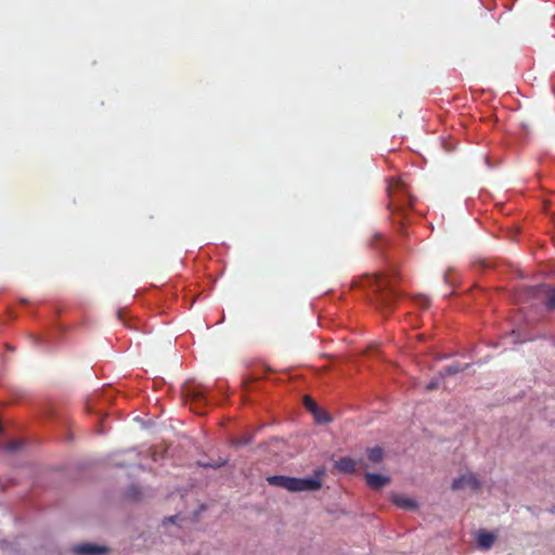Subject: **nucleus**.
<instances>
[{
	"mask_svg": "<svg viewBox=\"0 0 555 555\" xmlns=\"http://www.w3.org/2000/svg\"><path fill=\"white\" fill-rule=\"evenodd\" d=\"M367 286L374 293L373 304L383 312L392 310L398 298L395 276L375 274L367 278Z\"/></svg>",
	"mask_w": 555,
	"mask_h": 555,
	"instance_id": "obj_1",
	"label": "nucleus"
},
{
	"mask_svg": "<svg viewBox=\"0 0 555 555\" xmlns=\"http://www.w3.org/2000/svg\"><path fill=\"white\" fill-rule=\"evenodd\" d=\"M388 209L392 215L393 222L402 221L405 218L406 208L413 206V197L411 196L406 184L400 178H392L388 188Z\"/></svg>",
	"mask_w": 555,
	"mask_h": 555,
	"instance_id": "obj_2",
	"label": "nucleus"
},
{
	"mask_svg": "<svg viewBox=\"0 0 555 555\" xmlns=\"http://www.w3.org/2000/svg\"><path fill=\"white\" fill-rule=\"evenodd\" d=\"M322 470L314 473L312 477L296 478L283 475L270 476L267 478L269 485L286 489L291 492L317 491L322 487Z\"/></svg>",
	"mask_w": 555,
	"mask_h": 555,
	"instance_id": "obj_3",
	"label": "nucleus"
},
{
	"mask_svg": "<svg viewBox=\"0 0 555 555\" xmlns=\"http://www.w3.org/2000/svg\"><path fill=\"white\" fill-rule=\"evenodd\" d=\"M481 481L478 476L473 473L463 474L460 477L455 478L452 481L451 488L454 491L462 490L466 487L472 488L475 491H479L481 489Z\"/></svg>",
	"mask_w": 555,
	"mask_h": 555,
	"instance_id": "obj_4",
	"label": "nucleus"
},
{
	"mask_svg": "<svg viewBox=\"0 0 555 555\" xmlns=\"http://www.w3.org/2000/svg\"><path fill=\"white\" fill-rule=\"evenodd\" d=\"M535 296L544 305V307L553 311L555 310V287L547 285V284H541L537 286L535 288Z\"/></svg>",
	"mask_w": 555,
	"mask_h": 555,
	"instance_id": "obj_5",
	"label": "nucleus"
},
{
	"mask_svg": "<svg viewBox=\"0 0 555 555\" xmlns=\"http://www.w3.org/2000/svg\"><path fill=\"white\" fill-rule=\"evenodd\" d=\"M108 552L106 546L82 543L73 547L74 555H102Z\"/></svg>",
	"mask_w": 555,
	"mask_h": 555,
	"instance_id": "obj_6",
	"label": "nucleus"
},
{
	"mask_svg": "<svg viewBox=\"0 0 555 555\" xmlns=\"http://www.w3.org/2000/svg\"><path fill=\"white\" fill-rule=\"evenodd\" d=\"M185 396L191 399L192 405L196 404L199 406L202 403L206 402L205 390L197 386L188 387L185 389ZM191 409L195 410L197 413H202L197 410V406H191Z\"/></svg>",
	"mask_w": 555,
	"mask_h": 555,
	"instance_id": "obj_7",
	"label": "nucleus"
},
{
	"mask_svg": "<svg viewBox=\"0 0 555 555\" xmlns=\"http://www.w3.org/2000/svg\"><path fill=\"white\" fill-rule=\"evenodd\" d=\"M365 481L367 486L374 490H380L387 483L390 482V478L375 473H366Z\"/></svg>",
	"mask_w": 555,
	"mask_h": 555,
	"instance_id": "obj_8",
	"label": "nucleus"
},
{
	"mask_svg": "<svg viewBox=\"0 0 555 555\" xmlns=\"http://www.w3.org/2000/svg\"><path fill=\"white\" fill-rule=\"evenodd\" d=\"M476 541L481 550L487 551L493 545L495 541V534L486 530H479L476 533Z\"/></svg>",
	"mask_w": 555,
	"mask_h": 555,
	"instance_id": "obj_9",
	"label": "nucleus"
},
{
	"mask_svg": "<svg viewBox=\"0 0 555 555\" xmlns=\"http://www.w3.org/2000/svg\"><path fill=\"white\" fill-rule=\"evenodd\" d=\"M334 466L340 473L351 474L356 470L357 462L350 457H340Z\"/></svg>",
	"mask_w": 555,
	"mask_h": 555,
	"instance_id": "obj_10",
	"label": "nucleus"
},
{
	"mask_svg": "<svg viewBox=\"0 0 555 555\" xmlns=\"http://www.w3.org/2000/svg\"><path fill=\"white\" fill-rule=\"evenodd\" d=\"M392 502L395 505H397L398 507L403 508V509L413 511L417 507V503L413 499L404 496V495H399V494L393 495Z\"/></svg>",
	"mask_w": 555,
	"mask_h": 555,
	"instance_id": "obj_11",
	"label": "nucleus"
},
{
	"mask_svg": "<svg viewBox=\"0 0 555 555\" xmlns=\"http://www.w3.org/2000/svg\"><path fill=\"white\" fill-rule=\"evenodd\" d=\"M367 459L372 463H379L384 459V451L380 447H374L367 450Z\"/></svg>",
	"mask_w": 555,
	"mask_h": 555,
	"instance_id": "obj_12",
	"label": "nucleus"
},
{
	"mask_svg": "<svg viewBox=\"0 0 555 555\" xmlns=\"http://www.w3.org/2000/svg\"><path fill=\"white\" fill-rule=\"evenodd\" d=\"M304 404H305L306 409L308 411H310L312 414L320 412V408L318 406L315 401L309 396H305Z\"/></svg>",
	"mask_w": 555,
	"mask_h": 555,
	"instance_id": "obj_13",
	"label": "nucleus"
},
{
	"mask_svg": "<svg viewBox=\"0 0 555 555\" xmlns=\"http://www.w3.org/2000/svg\"><path fill=\"white\" fill-rule=\"evenodd\" d=\"M464 367H462L460 364H452V365H449L447 367H444L442 371H441V375L444 376V375H454V374H457L459 372L463 371Z\"/></svg>",
	"mask_w": 555,
	"mask_h": 555,
	"instance_id": "obj_14",
	"label": "nucleus"
},
{
	"mask_svg": "<svg viewBox=\"0 0 555 555\" xmlns=\"http://www.w3.org/2000/svg\"><path fill=\"white\" fill-rule=\"evenodd\" d=\"M313 416L318 423H328L332 420L330 414L322 409H320L319 413H314Z\"/></svg>",
	"mask_w": 555,
	"mask_h": 555,
	"instance_id": "obj_15",
	"label": "nucleus"
},
{
	"mask_svg": "<svg viewBox=\"0 0 555 555\" xmlns=\"http://www.w3.org/2000/svg\"><path fill=\"white\" fill-rule=\"evenodd\" d=\"M415 302L418 306H421L423 309L428 308L430 305V300L426 296H423V295L415 297Z\"/></svg>",
	"mask_w": 555,
	"mask_h": 555,
	"instance_id": "obj_16",
	"label": "nucleus"
},
{
	"mask_svg": "<svg viewBox=\"0 0 555 555\" xmlns=\"http://www.w3.org/2000/svg\"><path fill=\"white\" fill-rule=\"evenodd\" d=\"M20 447L21 446H20L18 442H12V443L9 444V450L10 451H15V450L20 449Z\"/></svg>",
	"mask_w": 555,
	"mask_h": 555,
	"instance_id": "obj_17",
	"label": "nucleus"
},
{
	"mask_svg": "<svg viewBox=\"0 0 555 555\" xmlns=\"http://www.w3.org/2000/svg\"><path fill=\"white\" fill-rule=\"evenodd\" d=\"M437 387H438V384H437V383L431 382V383H429V384L427 385V387H426V388H427L428 390H433V389H436Z\"/></svg>",
	"mask_w": 555,
	"mask_h": 555,
	"instance_id": "obj_18",
	"label": "nucleus"
},
{
	"mask_svg": "<svg viewBox=\"0 0 555 555\" xmlns=\"http://www.w3.org/2000/svg\"><path fill=\"white\" fill-rule=\"evenodd\" d=\"M382 240V234L377 233L374 236V241Z\"/></svg>",
	"mask_w": 555,
	"mask_h": 555,
	"instance_id": "obj_19",
	"label": "nucleus"
}]
</instances>
